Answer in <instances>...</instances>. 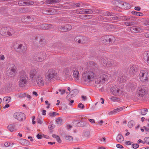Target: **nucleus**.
Returning <instances> with one entry per match:
<instances>
[{"label":"nucleus","mask_w":149,"mask_h":149,"mask_svg":"<svg viewBox=\"0 0 149 149\" xmlns=\"http://www.w3.org/2000/svg\"><path fill=\"white\" fill-rule=\"evenodd\" d=\"M97 68H93L92 70L86 71L82 74L83 78L86 82H91L93 80L95 75L97 73Z\"/></svg>","instance_id":"1"},{"label":"nucleus","mask_w":149,"mask_h":149,"mask_svg":"<svg viewBox=\"0 0 149 149\" xmlns=\"http://www.w3.org/2000/svg\"><path fill=\"white\" fill-rule=\"evenodd\" d=\"M15 33V31L13 29L9 27H3L0 30L1 35L4 36H10L13 35Z\"/></svg>","instance_id":"4"},{"label":"nucleus","mask_w":149,"mask_h":149,"mask_svg":"<svg viewBox=\"0 0 149 149\" xmlns=\"http://www.w3.org/2000/svg\"><path fill=\"white\" fill-rule=\"evenodd\" d=\"M34 4V2L32 1L28 0L26 1V6L31 5Z\"/></svg>","instance_id":"52"},{"label":"nucleus","mask_w":149,"mask_h":149,"mask_svg":"<svg viewBox=\"0 0 149 149\" xmlns=\"http://www.w3.org/2000/svg\"><path fill=\"white\" fill-rule=\"evenodd\" d=\"M125 107H121L118 108L113 110L112 111H111L109 113V115H112L113 114H115L116 113L120 111L122 109H125Z\"/></svg>","instance_id":"23"},{"label":"nucleus","mask_w":149,"mask_h":149,"mask_svg":"<svg viewBox=\"0 0 149 149\" xmlns=\"http://www.w3.org/2000/svg\"><path fill=\"white\" fill-rule=\"evenodd\" d=\"M26 96V94L25 93H21L18 95V97L19 98H23Z\"/></svg>","instance_id":"53"},{"label":"nucleus","mask_w":149,"mask_h":149,"mask_svg":"<svg viewBox=\"0 0 149 149\" xmlns=\"http://www.w3.org/2000/svg\"><path fill=\"white\" fill-rule=\"evenodd\" d=\"M79 17L81 19H84V20L86 19V17L85 15H79Z\"/></svg>","instance_id":"59"},{"label":"nucleus","mask_w":149,"mask_h":149,"mask_svg":"<svg viewBox=\"0 0 149 149\" xmlns=\"http://www.w3.org/2000/svg\"><path fill=\"white\" fill-rule=\"evenodd\" d=\"M16 67L13 63L8 65L7 68V75L10 77L14 76L16 73Z\"/></svg>","instance_id":"5"},{"label":"nucleus","mask_w":149,"mask_h":149,"mask_svg":"<svg viewBox=\"0 0 149 149\" xmlns=\"http://www.w3.org/2000/svg\"><path fill=\"white\" fill-rule=\"evenodd\" d=\"M124 23L126 25L128 26H131L134 25V22H125Z\"/></svg>","instance_id":"50"},{"label":"nucleus","mask_w":149,"mask_h":149,"mask_svg":"<svg viewBox=\"0 0 149 149\" xmlns=\"http://www.w3.org/2000/svg\"><path fill=\"white\" fill-rule=\"evenodd\" d=\"M21 144L22 145H27L29 144L30 142L27 140L23 139L21 141Z\"/></svg>","instance_id":"40"},{"label":"nucleus","mask_w":149,"mask_h":149,"mask_svg":"<svg viewBox=\"0 0 149 149\" xmlns=\"http://www.w3.org/2000/svg\"><path fill=\"white\" fill-rule=\"evenodd\" d=\"M140 111L142 115H145L146 114L148 110L146 109H141Z\"/></svg>","instance_id":"48"},{"label":"nucleus","mask_w":149,"mask_h":149,"mask_svg":"<svg viewBox=\"0 0 149 149\" xmlns=\"http://www.w3.org/2000/svg\"><path fill=\"white\" fill-rule=\"evenodd\" d=\"M15 126V124H13L8 125V129L9 131L12 132L14 131V127Z\"/></svg>","instance_id":"35"},{"label":"nucleus","mask_w":149,"mask_h":149,"mask_svg":"<svg viewBox=\"0 0 149 149\" xmlns=\"http://www.w3.org/2000/svg\"><path fill=\"white\" fill-rule=\"evenodd\" d=\"M144 139L145 141L143 143V144H144V143H146L149 145V137H146Z\"/></svg>","instance_id":"57"},{"label":"nucleus","mask_w":149,"mask_h":149,"mask_svg":"<svg viewBox=\"0 0 149 149\" xmlns=\"http://www.w3.org/2000/svg\"><path fill=\"white\" fill-rule=\"evenodd\" d=\"M11 97H5L3 99V102L6 104H8L10 102Z\"/></svg>","instance_id":"34"},{"label":"nucleus","mask_w":149,"mask_h":149,"mask_svg":"<svg viewBox=\"0 0 149 149\" xmlns=\"http://www.w3.org/2000/svg\"><path fill=\"white\" fill-rule=\"evenodd\" d=\"M45 54L42 52H39L36 54L34 59L36 61L41 62L45 58Z\"/></svg>","instance_id":"14"},{"label":"nucleus","mask_w":149,"mask_h":149,"mask_svg":"<svg viewBox=\"0 0 149 149\" xmlns=\"http://www.w3.org/2000/svg\"><path fill=\"white\" fill-rule=\"evenodd\" d=\"M38 70H31L30 72V78L31 81L34 83L36 81V79L38 75Z\"/></svg>","instance_id":"10"},{"label":"nucleus","mask_w":149,"mask_h":149,"mask_svg":"<svg viewBox=\"0 0 149 149\" xmlns=\"http://www.w3.org/2000/svg\"><path fill=\"white\" fill-rule=\"evenodd\" d=\"M56 121L57 124L61 125L62 122V120L60 118H58Z\"/></svg>","instance_id":"54"},{"label":"nucleus","mask_w":149,"mask_h":149,"mask_svg":"<svg viewBox=\"0 0 149 149\" xmlns=\"http://www.w3.org/2000/svg\"><path fill=\"white\" fill-rule=\"evenodd\" d=\"M34 83H36L39 86H41L44 85V81L41 75H39L36 79V81Z\"/></svg>","instance_id":"17"},{"label":"nucleus","mask_w":149,"mask_h":149,"mask_svg":"<svg viewBox=\"0 0 149 149\" xmlns=\"http://www.w3.org/2000/svg\"><path fill=\"white\" fill-rule=\"evenodd\" d=\"M72 28V26L69 24H67L64 26H59L58 28V29L61 32H65L68 30H70Z\"/></svg>","instance_id":"16"},{"label":"nucleus","mask_w":149,"mask_h":149,"mask_svg":"<svg viewBox=\"0 0 149 149\" xmlns=\"http://www.w3.org/2000/svg\"><path fill=\"white\" fill-rule=\"evenodd\" d=\"M143 56L144 59L146 61L147 63L149 64V52H144Z\"/></svg>","instance_id":"26"},{"label":"nucleus","mask_w":149,"mask_h":149,"mask_svg":"<svg viewBox=\"0 0 149 149\" xmlns=\"http://www.w3.org/2000/svg\"><path fill=\"white\" fill-rule=\"evenodd\" d=\"M97 73L96 75H98L100 77H99L97 79V80L96 81L97 84H103L105 81H107L108 79V76L106 72L104 71L103 70H99L97 69Z\"/></svg>","instance_id":"2"},{"label":"nucleus","mask_w":149,"mask_h":149,"mask_svg":"<svg viewBox=\"0 0 149 149\" xmlns=\"http://www.w3.org/2000/svg\"><path fill=\"white\" fill-rule=\"evenodd\" d=\"M139 79L142 82L146 81L148 79V74L147 70H143L141 71L139 74Z\"/></svg>","instance_id":"7"},{"label":"nucleus","mask_w":149,"mask_h":149,"mask_svg":"<svg viewBox=\"0 0 149 149\" xmlns=\"http://www.w3.org/2000/svg\"><path fill=\"white\" fill-rule=\"evenodd\" d=\"M65 138L66 139L70 141H72L73 140V137L72 136H65Z\"/></svg>","instance_id":"55"},{"label":"nucleus","mask_w":149,"mask_h":149,"mask_svg":"<svg viewBox=\"0 0 149 149\" xmlns=\"http://www.w3.org/2000/svg\"><path fill=\"white\" fill-rule=\"evenodd\" d=\"M39 27L42 29L49 30L54 28V26L50 24H43L39 26Z\"/></svg>","instance_id":"18"},{"label":"nucleus","mask_w":149,"mask_h":149,"mask_svg":"<svg viewBox=\"0 0 149 149\" xmlns=\"http://www.w3.org/2000/svg\"><path fill=\"white\" fill-rule=\"evenodd\" d=\"M122 5H120V4H118V6L119 8H125L126 9H130L131 8L130 5L126 2H121Z\"/></svg>","instance_id":"22"},{"label":"nucleus","mask_w":149,"mask_h":149,"mask_svg":"<svg viewBox=\"0 0 149 149\" xmlns=\"http://www.w3.org/2000/svg\"><path fill=\"white\" fill-rule=\"evenodd\" d=\"M126 79V77L125 76L123 75L120 77L119 80L120 83H123L125 81Z\"/></svg>","instance_id":"36"},{"label":"nucleus","mask_w":149,"mask_h":149,"mask_svg":"<svg viewBox=\"0 0 149 149\" xmlns=\"http://www.w3.org/2000/svg\"><path fill=\"white\" fill-rule=\"evenodd\" d=\"M50 9L45 8L42 10V13L43 14L46 15H49Z\"/></svg>","instance_id":"41"},{"label":"nucleus","mask_w":149,"mask_h":149,"mask_svg":"<svg viewBox=\"0 0 149 149\" xmlns=\"http://www.w3.org/2000/svg\"><path fill=\"white\" fill-rule=\"evenodd\" d=\"M123 92V89L122 87H117L114 86L111 89V92L113 95L120 96L121 95Z\"/></svg>","instance_id":"6"},{"label":"nucleus","mask_w":149,"mask_h":149,"mask_svg":"<svg viewBox=\"0 0 149 149\" xmlns=\"http://www.w3.org/2000/svg\"><path fill=\"white\" fill-rule=\"evenodd\" d=\"M83 121V119L82 118L80 121L76 120L75 121L74 123L76 126L82 127H83V126L82 125V124H80V122H81V123H82Z\"/></svg>","instance_id":"31"},{"label":"nucleus","mask_w":149,"mask_h":149,"mask_svg":"<svg viewBox=\"0 0 149 149\" xmlns=\"http://www.w3.org/2000/svg\"><path fill=\"white\" fill-rule=\"evenodd\" d=\"M111 18H112L111 19L113 20H116L120 19V17L119 16H114L113 17H111Z\"/></svg>","instance_id":"63"},{"label":"nucleus","mask_w":149,"mask_h":149,"mask_svg":"<svg viewBox=\"0 0 149 149\" xmlns=\"http://www.w3.org/2000/svg\"><path fill=\"white\" fill-rule=\"evenodd\" d=\"M57 13V12L56 9H50L49 15H55Z\"/></svg>","instance_id":"39"},{"label":"nucleus","mask_w":149,"mask_h":149,"mask_svg":"<svg viewBox=\"0 0 149 149\" xmlns=\"http://www.w3.org/2000/svg\"><path fill=\"white\" fill-rule=\"evenodd\" d=\"M74 12L77 14H91L93 10L91 9L79 8L74 10Z\"/></svg>","instance_id":"11"},{"label":"nucleus","mask_w":149,"mask_h":149,"mask_svg":"<svg viewBox=\"0 0 149 149\" xmlns=\"http://www.w3.org/2000/svg\"><path fill=\"white\" fill-rule=\"evenodd\" d=\"M105 38H106V36H103L101 38V40H102V41L103 43H106L107 42V39H106Z\"/></svg>","instance_id":"62"},{"label":"nucleus","mask_w":149,"mask_h":149,"mask_svg":"<svg viewBox=\"0 0 149 149\" xmlns=\"http://www.w3.org/2000/svg\"><path fill=\"white\" fill-rule=\"evenodd\" d=\"M26 18L28 19V21L29 22H32L34 20L32 16H28L25 17Z\"/></svg>","instance_id":"51"},{"label":"nucleus","mask_w":149,"mask_h":149,"mask_svg":"<svg viewBox=\"0 0 149 149\" xmlns=\"http://www.w3.org/2000/svg\"><path fill=\"white\" fill-rule=\"evenodd\" d=\"M78 107L79 108H80L83 109L84 108V104H82L81 103H79L78 105Z\"/></svg>","instance_id":"58"},{"label":"nucleus","mask_w":149,"mask_h":149,"mask_svg":"<svg viewBox=\"0 0 149 149\" xmlns=\"http://www.w3.org/2000/svg\"><path fill=\"white\" fill-rule=\"evenodd\" d=\"M120 19L123 21L126 20H129L130 19V17H127L125 16H119Z\"/></svg>","instance_id":"37"},{"label":"nucleus","mask_w":149,"mask_h":149,"mask_svg":"<svg viewBox=\"0 0 149 149\" xmlns=\"http://www.w3.org/2000/svg\"><path fill=\"white\" fill-rule=\"evenodd\" d=\"M147 88L144 86H141L138 87L137 92L139 97H143L146 95Z\"/></svg>","instance_id":"8"},{"label":"nucleus","mask_w":149,"mask_h":149,"mask_svg":"<svg viewBox=\"0 0 149 149\" xmlns=\"http://www.w3.org/2000/svg\"><path fill=\"white\" fill-rule=\"evenodd\" d=\"M57 74L55 70L51 69L48 70L46 73V75L47 77L51 79L55 77Z\"/></svg>","instance_id":"15"},{"label":"nucleus","mask_w":149,"mask_h":149,"mask_svg":"<svg viewBox=\"0 0 149 149\" xmlns=\"http://www.w3.org/2000/svg\"><path fill=\"white\" fill-rule=\"evenodd\" d=\"M102 14L104 16H113L111 13L108 11L104 12Z\"/></svg>","instance_id":"46"},{"label":"nucleus","mask_w":149,"mask_h":149,"mask_svg":"<svg viewBox=\"0 0 149 149\" xmlns=\"http://www.w3.org/2000/svg\"><path fill=\"white\" fill-rule=\"evenodd\" d=\"M81 36H78L74 38V40L76 42L80 43Z\"/></svg>","instance_id":"56"},{"label":"nucleus","mask_w":149,"mask_h":149,"mask_svg":"<svg viewBox=\"0 0 149 149\" xmlns=\"http://www.w3.org/2000/svg\"><path fill=\"white\" fill-rule=\"evenodd\" d=\"M75 67L76 70L78 71L79 72H81L83 70V68L81 66L73 65Z\"/></svg>","instance_id":"42"},{"label":"nucleus","mask_w":149,"mask_h":149,"mask_svg":"<svg viewBox=\"0 0 149 149\" xmlns=\"http://www.w3.org/2000/svg\"><path fill=\"white\" fill-rule=\"evenodd\" d=\"M136 86L135 84H133L132 83L130 82L127 85V89L129 91H132L134 89Z\"/></svg>","instance_id":"19"},{"label":"nucleus","mask_w":149,"mask_h":149,"mask_svg":"<svg viewBox=\"0 0 149 149\" xmlns=\"http://www.w3.org/2000/svg\"><path fill=\"white\" fill-rule=\"evenodd\" d=\"M19 85L20 87H24L27 84L28 78L26 73L23 71L19 72Z\"/></svg>","instance_id":"3"},{"label":"nucleus","mask_w":149,"mask_h":149,"mask_svg":"<svg viewBox=\"0 0 149 149\" xmlns=\"http://www.w3.org/2000/svg\"><path fill=\"white\" fill-rule=\"evenodd\" d=\"M49 116L51 117H53L56 116V112H53L49 113Z\"/></svg>","instance_id":"61"},{"label":"nucleus","mask_w":149,"mask_h":149,"mask_svg":"<svg viewBox=\"0 0 149 149\" xmlns=\"http://www.w3.org/2000/svg\"><path fill=\"white\" fill-rule=\"evenodd\" d=\"M14 118L18 120L22 121L25 120L26 117L24 113L21 112H17L15 113L13 115Z\"/></svg>","instance_id":"12"},{"label":"nucleus","mask_w":149,"mask_h":149,"mask_svg":"<svg viewBox=\"0 0 149 149\" xmlns=\"http://www.w3.org/2000/svg\"><path fill=\"white\" fill-rule=\"evenodd\" d=\"M134 125V122L133 120L129 121L128 123V126L129 127H132Z\"/></svg>","instance_id":"45"},{"label":"nucleus","mask_w":149,"mask_h":149,"mask_svg":"<svg viewBox=\"0 0 149 149\" xmlns=\"http://www.w3.org/2000/svg\"><path fill=\"white\" fill-rule=\"evenodd\" d=\"M11 84L8 83L3 88L7 92H9L11 90Z\"/></svg>","instance_id":"30"},{"label":"nucleus","mask_w":149,"mask_h":149,"mask_svg":"<svg viewBox=\"0 0 149 149\" xmlns=\"http://www.w3.org/2000/svg\"><path fill=\"white\" fill-rule=\"evenodd\" d=\"M108 38L109 43H112L115 40L114 37L112 36H109V38H107V39Z\"/></svg>","instance_id":"49"},{"label":"nucleus","mask_w":149,"mask_h":149,"mask_svg":"<svg viewBox=\"0 0 149 149\" xmlns=\"http://www.w3.org/2000/svg\"><path fill=\"white\" fill-rule=\"evenodd\" d=\"M80 43H85L88 41L87 38L83 36H81Z\"/></svg>","instance_id":"29"},{"label":"nucleus","mask_w":149,"mask_h":149,"mask_svg":"<svg viewBox=\"0 0 149 149\" xmlns=\"http://www.w3.org/2000/svg\"><path fill=\"white\" fill-rule=\"evenodd\" d=\"M70 70L71 72L73 73V76L75 79L77 80L79 79V73L78 71L76 70L74 66L72 65L70 67Z\"/></svg>","instance_id":"13"},{"label":"nucleus","mask_w":149,"mask_h":149,"mask_svg":"<svg viewBox=\"0 0 149 149\" xmlns=\"http://www.w3.org/2000/svg\"><path fill=\"white\" fill-rule=\"evenodd\" d=\"M100 61L102 63H103V65L104 66L110 67L113 64V62L112 60L108 59L106 57L101 58Z\"/></svg>","instance_id":"9"},{"label":"nucleus","mask_w":149,"mask_h":149,"mask_svg":"<svg viewBox=\"0 0 149 149\" xmlns=\"http://www.w3.org/2000/svg\"><path fill=\"white\" fill-rule=\"evenodd\" d=\"M138 70L137 66L135 65H132L130 70V72L131 74H133L136 72Z\"/></svg>","instance_id":"24"},{"label":"nucleus","mask_w":149,"mask_h":149,"mask_svg":"<svg viewBox=\"0 0 149 149\" xmlns=\"http://www.w3.org/2000/svg\"><path fill=\"white\" fill-rule=\"evenodd\" d=\"M78 93V91L77 90L74 89L70 92V93L71 97H73L76 95Z\"/></svg>","instance_id":"33"},{"label":"nucleus","mask_w":149,"mask_h":149,"mask_svg":"<svg viewBox=\"0 0 149 149\" xmlns=\"http://www.w3.org/2000/svg\"><path fill=\"white\" fill-rule=\"evenodd\" d=\"M131 31L134 33H137L139 32H141L142 30L141 28L139 26H133L131 28Z\"/></svg>","instance_id":"21"},{"label":"nucleus","mask_w":149,"mask_h":149,"mask_svg":"<svg viewBox=\"0 0 149 149\" xmlns=\"http://www.w3.org/2000/svg\"><path fill=\"white\" fill-rule=\"evenodd\" d=\"M70 72H71L70 70V68H66L65 69V78H70L71 77L70 75Z\"/></svg>","instance_id":"28"},{"label":"nucleus","mask_w":149,"mask_h":149,"mask_svg":"<svg viewBox=\"0 0 149 149\" xmlns=\"http://www.w3.org/2000/svg\"><path fill=\"white\" fill-rule=\"evenodd\" d=\"M110 99L113 102H115L116 101L117 98L115 97L112 96L110 98Z\"/></svg>","instance_id":"64"},{"label":"nucleus","mask_w":149,"mask_h":149,"mask_svg":"<svg viewBox=\"0 0 149 149\" xmlns=\"http://www.w3.org/2000/svg\"><path fill=\"white\" fill-rule=\"evenodd\" d=\"M17 51L19 53L23 52L25 51V49L22 44H20L17 47Z\"/></svg>","instance_id":"25"},{"label":"nucleus","mask_w":149,"mask_h":149,"mask_svg":"<svg viewBox=\"0 0 149 149\" xmlns=\"http://www.w3.org/2000/svg\"><path fill=\"white\" fill-rule=\"evenodd\" d=\"M132 13L135 15H138L141 16H142L143 15L142 13L136 11H132Z\"/></svg>","instance_id":"38"},{"label":"nucleus","mask_w":149,"mask_h":149,"mask_svg":"<svg viewBox=\"0 0 149 149\" xmlns=\"http://www.w3.org/2000/svg\"><path fill=\"white\" fill-rule=\"evenodd\" d=\"M34 38H35V40L36 42L37 43H38L39 42V43H43L44 44L46 40L44 38H43L40 37V36H35L34 37Z\"/></svg>","instance_id":"20"},{"label":"nucleus","mask_w":149,"mask_h":149,"mask_svg":"<svg viewBox=\"0 0 149 149\" xmlns=\"http://www.w3.org/2000/svg\"><path fill=\"white\" fill-rule=\"evenodd\" d=\"M84 136L86 137H88L90 135V132L89 130H86L84 132Z\"/></svg>","instance_id":"43"},{"label":"nucleus","mask_w":149,"mask_h":149,"mask_svg":"<svg viewBox=\"0 0 149 149\" xmlns=\"http://www.w3.org/2000/svg\"><path fill=\"white\" fill-rule=\"evenodd\" d=\"M133 148L134 149H136L139 148V145L137 143L132 144Z\"/></svg>","instance_id":"60"},{"label":"nucleus","mask_w":149,"mask_h":149,"mask_svg":"<svg viewBox=\"0 0 149 149\" xmlns=\"http://www.w3.org/2000/svg\"><path fill=\"white\" fill-rule=\"evenodd\" d=\"M18 4L19 6H25L26 1H24L23 0H19L18 2Z\"/></svg>","instance_id":"47"},{"label":"nucleus","mask_w":149,"mask_h":149,"mask_svg":"<svg viewBox=\"0 0 149 149\" xmlns=\"http://www.w3.org/2000/svg\"><path fill=\"white\" fill-rule=\"evenodd\" d=\"M55 7L56 8H58L61 9H66V8H70L71 7H69V6H67L66 7L65 6H63V5H60L58 6H55Z\"/></svg>","instance_id":"44"},{"label":"nucleus","mask_w":149,"mask_h":149,"mask_svg":"<svg viewBox=\"0 0 149 149\" xmlns=\"http://www.w3.org/2000/svg\"><path fill=\"white\" fill-rule=\"evenodd\" d=\"M124 138L123 136L120 134H118L117 137V141L119 142H121L124 141Z\"/></svg>","instance_id":"32"},{"label":"nucleus","mask_w":149,"mask_h":149,"mask_svg":"<svg viewBox=\"0 0 149 149\" xmlns=\"http://www.w3.org/2000/svg\"><path fill=\"white\" fill-rule=\"evenodd\" d=\"M59 0H47L45 1V4H48L52 3H56L60 2Z\"/></svg>","instance_id":"27"}]
</instances>
